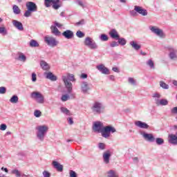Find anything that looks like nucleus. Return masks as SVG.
<instances>
[{"instance_id":"1","label":"nucleus","mask_w":177,"mask_h":177,"mask_svg":"<svg viewBox=\"0 0 177 177\" xmlns=\"http://www.w3.org/2000/svg\"><path fill=\"white\" fill-rule=\"evenodd\" d=\"M62 80L67 89L68 93H71V92H73V84L71 82H75V81L74 75L67 73L66 75H62Z\"/></svg>"},{"instance_id":"2","label":"nucleus","mask_w":177,"mask_h":177,"mask_svg":"<svg viewBox=\"0 0 177 177\" xmlns=\"http://www.w3.org/2000/svg\"><path fill=\"white\" fill-rule=\"evenodd\" d=\"M36 136L40 142H44L45 140V136H46V133L49 131V127L46 124L39 125L36 127Z\"/></svg>"},{"instance_id":"3","label":"nucleus","mask_w":177,"mask_h":177,"mask_svg":"<svg viewBox=\"0 0 177 177\" xmlns=\"http://www.w3.org/2000/svg\"><path fill=\"white\" fill-rule=\"evenodd\" d=\"M106 106L101 102L95 101L91 106V111L93 114H103Z\"/></svg>"},{"instance_id":"4","label":"nucleus","mask_w":177,"mask_h":177,"mask_svg":"<svg viewBox=\"0 0 177 177\" xmlns=\"http://www.w3.org/2000/svg\"><path fill=\"white\" fill-rule=\"evenodd\" d=\"M115 132H117V130L115 128H114L113 126H106L104 127L101 133L102 138H105V139H108V138H110V136L111 133H114Z\"/></svg>"},{"instance_id":"5","label":"nucleus","mask_w":177,"mask_h":177,"mask_svg":"<svg viewBox=\"0 0 177 177\" xmlns=\"http://www.w3.org/2000/svg\"><path fill=\"white\" fill-rule=\"evenodd\" d=\"M30 97L32 99H34L37 103H39L40 104H42L45 102V97H44V95L42 93L38 92V91H33L30 94Z\"/></svg>"},{"instance_id":"6","label":"nucleus","mask_w":177,"mask_h":177,"mask_svg":"<svg viewBox=\"0 0 177 177\" xmlns=\"http://www.w3.org/2000/svg\"><path fill=\"white\" fill-rule=\"evenodd\" d=\"M44 42L51 48H55L59 45V41L56 38L49 35L44 37Z\"/></svg>"},{"instance_id":"7","label":"nucleus","mask_w":177,"mask_h":177,"mask_svg":"<svg viewBox=\"0 0 177 177\" xmlns=\"http://www.w3.org/2000/svg\"><path fill=\"white\" fill-rule=\"evenodd\" d=\"M52 3L53 8V9H55V10H57V9L62 6V4H60V0H44V5L46 8H50V6H52Z\"/></svg>"},{"instance_id":"8","label":"nucleus","mask_w":177,"mask_h":177,"mask_svg":"<svg viewBox=\"0 0 177 177\" xmlns=\"http://www.w3.org/2000/svg\"><path fill=\"white\" fill-rule=\"evenodd\" d=\"M103 128H104V126L103 124V122L100 121H96L93 123V131H94L95 132L102 133V132L103 131Z\"/></svg>"},{"instance_id":"9","label":"nucleus","mask_w":177,"mask_h":177,"mask_svg":"<svg viewBox=\"0 0 177 177\" xmlns=\"http://www.w3.org/2000/svg\"><path fill=\"white\" fill-rule=\"evenodd\" d=\"M84 45L90 48V49H97L98 46L96 42L92 38L88 37L84 40Z\"/></svg>"},{"instance_id":"10","label":"nucleus","mask_w":177,"mask_h":177,"mask_svg":"<svg viewBox=\"0 0 177 177\" xmlns=\"http://www.w3.org/2000/svg\"><path fill=\"white\" fill-rule=\"evenodd\" d=\"M141 135L147 142H150L151 143L156 142V138H154V136L152 133L141 132Z\"/></svg>"},{"instance_id":"11","label":"nucleus","mask_w":177,"mask_h":177,"mask_svg":"<svg viewBox=\"0 0 177 177\" xmlns=\"http://www.w3.org/2000/svg\"><path fill=\"white\" fill-rule=\"evenodd\" d=\"M149 30L151 31V32H153V34L158 35V37H164L162 30L158 28L157 26H150Z\"/></svg>"},{"instance_id":"12","label":"nucleus","mask_w":177,"mask_h":177,"mask_svg":"<svg viewBox=\"0 0 177 177\" xmlns=\"http://www.w3.org/2000/svg\"><path fill=\"white\" fill-rule=\"evenodd\" d=\"M26 6L28 10H30L32 12H37V10H38L37 4L32 1H27Z\"/></svg>"},{"instance_id":"13","label":"nucleus","mask_w":177,"mask_h":177,"mask_svg":"<svg viewBox=\"0 0 177 177\" xmlns=\"http://www.w3.org/2000/svg\"><path fill=\"white\" fill-rule=\"evenodd\" d=\"M169 57L171 60H177V50L171 47L169 48Z\"/></svg>"},{"instance_id":"14","label":"nucleus","mask_w":177,"mask_h":177,"mask_svg":"<svg viewBox=\"0 0 177 177\" xmlns=\"http://www.w3.org/2000/svg\"><path fill=\"white\" fill-rule=\"evenodd\" d=\"M110 157H111V152L109 150L104 152L102 155V158L104 160V164H109L110 163Z\"/></svg>"},{"instance_id":"15","label":"nucleus","mask_w":177,"mask_h":177,"mask_svg":"<svg viewBox=\"0 0 177 177\" xmlns=\"http://www.w3.org/2000/svg\"><path fill=\"white\" fill-rule=\"evenodd\" d=\"M135 125L136 127H138V128H141L142 129H149V124L140 120L136 121Z\"/></svg>"},{"instance_id":"16","label":"nucleus","mask_w":177,"mask_h":177,"mask_svg":"<svg viewBox=\"0 0 177 177\" xmlns=\"http://www.w3.org/2000/svg\"><path fill=\"white\" fill-rule=\"evenodd\" d=\"M134 10L137 12V13H139V15H142V16H147V10L139 6H135Z\"/></svg>"},{"instance_id":"17","label":"nucleus","mask_w":177,"mask_h":177,"mask_svg":"<svg viewBox=\"0 0 177 177\" xmlns=\"http://www.w3.org/2000/svg\"><path fill=\"white\" fill-rule=\"evenodd\" d=\"M81 89L82 93H88V91H91V86L86 82H82L81 84Z\"/></svg>"},{"instance_id":"18","label":"nucleus","mask_w":177,"mask_h":177,"mask_svg":"<svg viewBox=\"0 0 177 177\" xmlns=\"http://www.w3.org/2000/svg\"><path fill=\"white\" fill-rule=\"evenodd\" d=\"M12 23V26H14L15 28H17V30H19V31H23V30H24V28L23 27V24H21V22L13 19Z\"/></svg>"},{"instance_id":"19","label":"nucleus","mask_w":177,"mask_h":177,"mask_svg":"<svg viewBox=\"0 0 177 177\" xmlns=\"http://www.w3.org/2000/svg\"><path fill=\"white\" fill-rule=\"evenodd\" d=\"M62 35L66 39H71L74 37V32L71 30H66L62 32Z\"/></svg>"},{"instance_id":"20","label":"nucleus","mask_w":177,"mask_h":177,"mask_svg":"<svg viewBox=\"0 0 177 177\" xmlns=\"http://www.w3.org/2000/svg\"><path fill=\"white\" fill-rule=\"evenodd\" d=\"M97 69L102 74H110V71L104 65L100 64L97 66Z\"/></svg>"},{"instance_id":"21","label":"nucleus","mask_w":177,"mask_h":177,"mask_svg":"<svg viewBox=\"0 0 177 177\" xmlns=\"http://www.w3.org/2000/svg\"><path fill=\"white\" fill-rule=\"evenodd\" d=\"M44 75H46V78L47 80H50V81H57V77L53 75L52 72H45Z\"/></svg>"},{"instance_id":"22","label":"nucleus","mask_w":177,"mask_h":177,"mask_svg":"<svg viewBox=\"0 0 177 177\" xmlns=\"http://www.w3.org/2000/svg\"><path fill=\"white\" fill-rule=\"evenodd\" d=\"M109 35L113 39H120V35H118V32H117L115 29L111 30L109 32Z\"/></svg>"},{"instance_id":"23","label":"nucleus","mask_w":177,"mask_h":177,"mask_svg":"<svg viewBox=\"0 0 177 177\" xmlns=\"http://www.w3.org/2000/svg\"><path fill=\"white\" fill-rule=\"evenodd\" d=\"M155 103L157 106H167L168 100L166 99H155Z\"/></svg>"},{"instance_id":"24","label":"nucleus","mask_w":177,"mask_h":177,"mask_svg":"<svg viewBox=\"0 0 177 177\" xmlns=\"http://www.w3.org/2000/svg\"><path fill=\"white\" fill-rule=\"evenodd\" d=\"M169 143L171 145H177V136L175 134L169 135Z\"/></svg>"},{"instance_id":"25","label":"nucleus","mask_w":177,"mask_h":177,"mask_svg":"<svg viewBox=\"0 0 177 177\" xmlns=\"http://www.w3.org/2000/svg\"><path fill=\"white\" fill-rule=\"evenodd\" d=\"M53 165L54 168L57 169V171H58L59 172H63V165H60V163L54 160L53 161Z\"/></svg>"},{"instance_id":"26","label":"nucleus","mask_w":177,"mask_h":177,"mask_svg":"<svg viewBox=\"0 0 177 177\" xmlns=\"http://www.w3.org/2000/svg\"><path fill=\"white\" fill-rule=\"evenodd\" d=\"M119 175L115 170L111 169L106 172V177H118Z\"/></svg>"},{"instance_id":"27","label":"nucleus","mask_w":177,"mask_h":177,"mask_svg":"<svg viewBox=\"0 0 177 177\" xmlns=\"http://www.w3.org/2000/svg\"><path fill=\"white\" fill-rule=\"evenodd\" d=\"M51 32L54 34V35H56L57 37H59L60 35V31H59V29L56 27V26L52 25L50 27Z\"/></svg>"},{"instance_id":"28","label":"nucleus","mask_w":177,"mask_h":177,"mask_svg":"<svg viewBox=\"0 0 177 177\" xmlns=\"http://www.w3.org/2000/svg\"><path fill=\"white\" fill-rule=\"evenodd\" d=\"M40 66L43 70H45L46 71H48L50 67L49 66V64L46 63L45 61H41L40 62Z\"/></svg>"},{"instance_id":"29","label":"nucleus","mask_w":177,"mask_h":177,"mask_svg":"<svg viewBox=\"0 0 177 177\" xmlns=\"http://www.w3.org/2000/svg\"><path fill=\"white\" fill-rule=\"evenodd\" d=\"M130 45L133 48V49H135V50H139V49H140V45L138 44L136 41H131Z\"/></svg>"},{"instance_id":"30","label":"nucleus","mask_w":177,"mask_h":177,"mask_svg":"<svg viewBox=\"0 0 177 177\" xmlns=\"http://www.w3.org/2000/svg\"><path fill=\"white\" fill-rule=\"evenodd\" d=\"M146 64L147 66H149V68L151 70H154V68H156V66H154V62L152 61V59H149L147 61Z\"/></svg>"},{"instance_id":"31","label":"nucleus","mask_w":177,"mask_h":177,"mask_svg":"<svg viewBox=\"0 0 177 177\" xmlns=\"http://www.w3.org/2000/svg\"><path fill=\"white\" fill-rule=\"evenodd\" d=\"M12 10H13V12L15 13V15H20V13L21 12V10L19 8V6H17L16 5H14L12 6Z\"/></svg>"},{"instance_id":"32","label":"nucleus","mask_w":177,"mask_h":177,"mask_svg":"<svg viewBox=\"0 0 177 177\" xmlns=\"http://www.w3.org/2000/svg\"><path fill=\"white\" fill-rule=\"evenodd\" d=\"M75 3H77V5H79V6H81L82 9H85V8H86V3L82 1V0H76Z\"/></svg>"},{"instance_id":"33","label":"nucleus","mask_w":177,"mask_h":177,"mask_svg":"<svg viewBox=\"0 0 177 177\" xmlns=\"http://www.w3.org/2000/svg\"><path fill=\"white\" fill-rule=\"evenodd\" d=\"M18 60H19V62H24L27 60V57H26V55H24V54H23V53H19Z\"/></svg>"},{"instance_id":"34","label":"nucleus","mask_w":177,"mask_h":177,"mask_svg":"<svg viewBox=\"0 0 177 177\" xmlns=\"http://www.w3.org/2000/svg\"><path fill=\"white\" fill-rule=\"evenodd\" d=\"M30 46H31V48H38V46H39V44H38L37 41L32 39L30 41Z\"/></svg>"},{"instance_id":"35","label":"nucleus","mask_w":177,"mask_h":177,"mask_svg":"<svg viewBox=\"0 0 177 177\" xmlns=\"http://www.w3.org/2000/svg\"><path fill=\"white\" fill-rule=\"evenodd\" d=\"M11 174H12L13 175H16L17 177L24 176V174L21 175V173L19 171L18 169H16L12 170Z\"/></svg>"},{"instance_id":"36","label":"nucleus","mask_w":177,"mask_h":177,"mask_svg":"<svg viewBox=\"0 0 177 177\" xmlns=\"http://www.w3.org/2000/svg\"><path fill=\"white\" fill-rule=\"evenodd\" d=\"M61 111L62 113H63L64 114H66V115H71V113L70 112V110H68L66 107H62Z\"/></svg>"},{"instance_id":"37","label":"nucleus","mask_w":177,"mask_h":177,"mask_svg":"<svg viewBox=\"0 0 177 177\" xmlns=\"http://www.w3.org/2000/svg\"><path fill=\"white\" fill-rule=\"evenodd\" d=\"M62 102H67V100H70V95L68 94H64L61 97Z\"/></svg>"},{"instance_id":"38","label":"nucleus","mask_w":177,"mask_h":177,"mask_svg":"<svg viewBox=\"0 0 177 177\" xmlns=\"http://www.w3.org/2000/svg\"><path fill=\"white\" fill-rule=\"evenodd\" d=\"M160 86L163 89H169V85L167 84L165 82L160 81Z\"/></svg>"},{"instance_id":"39","label":"nucleus","mask_w":177,"mask_h":177,"mask_svg":"<svg viewBox=\"0 0 177 177\" xmlns=\"http://www.w3.org/2000/svg\"><path fill=\"white\" fill-rule=\"evenodd\" d=\"M118 44L120 45H122V46H124V45H127V40L124 38H120L118 39Z\"/></svg>"},{"instance_id":"40","label":"nucleus","mask_w":177,"mask_h":177,"mask_svg":"<svg viewBox=\"0 0 177 177\" xmlns=\"http://www.w3.org/2000/svg\"><path fill=\"white\" fill-rule=\"evenodd\" d=\"M156 145H158L159 146H161V145H164V139L161 138H157L156 139L155 138Z\"/></svg>"},{"instance_id":"41","label":"nucleus","mask_w":177,"mask_h":177,"mask_svg":"<svg viewBox=\"0 0 177 177\" xmlns=\"http://www.w3.org/2000/svg\"><path fill=\"white\" fill-rule=\"evenodd\" d=\"M10 103H17L19 102V97L17 95H13L10 100Z\"/></svg>"},{"instance_id":"42","label":"nucleus","mask_w":177,"mask_h":177,"mask_svg":"<svg viewBox=\"0 0 177 177\" xmlns=\"http://www.w3.org/2000/svg\"><path fill=\"white\" fill-rule=\"evenodd\" d=\"M0 34H1V35H8V30H6V28L5 27H0Z\"/></svg>"},{"instance_id":"43","label":"nucleus","mask_w":177,"mask_h":177,"mask_svg":"<svg viewBox=\"0 0 177 177\" xmlns=\"http://www.w3.org/2000/svg\"><path fill=\"white\" fill-rule=\"evenodd\" d=\"M100 39L103 41H109V37L106 35L102 34L100 36Z\"/></svg>"},{"instance_id":"44","label":"nucleus","mask_w":177,"mask_h":177,"mask_svg":"<svg viewBox=\"0 0 177 177\" xmlns=\"http://www.w3.org/2000/svg\"><path fill=\"white\" fill-rule=\"evenodd\" d=\"M76 36H77L78 38H84V37H85V33L82 32V31H81V30H78V31L76 32Z\"/></svg>"},{"instance_id":"45","label":"nucleus","mask_w":177,"mask_h":177,"mask_svg":"<svg viewBox=\"0 0 177 177\" xmlns=\"http://www.w3.org/2000/svg\"><path fill=\"white\" fill-rule=\"evenodd\" d=\"M32 12H33L32 11H31L30 10H27L26 11H25L24 16L25 17H30V16H31Z\"/></svg>"},{"instance_id":"46","label":"nucleus","mask_w":177,"mask_h":177,"mask_svg":"<svg viewBox=\"0 0 177 177\" xmlns=\"http://www.w3.org/2000/svg\"><path fill=\"white\" fill-rule=\"evenodd\" d=\"M129 83L131 85H136V80L133 79V77H129L128 79Z\"/></svg>"},{"instance_id":"47","label":"nucleus","mask_w":177,"mask_h":177,"mask_svg":"<svg viewBox=\"0 0 177 177\" xmlns=\"http://www.w3.org/2000/svg\"><path fill=\"white\" fill-rule=\"evenodd\" d=\"M98 147L100 150H104V149H106V145L103 142H100L98 144Z\"/></svg>"},{"instance_id":"48","label":"nucleus","mask_w":177,"mask_h":177,"mask_svg":"<svg viewBox=\"0 0 177 177\" xmlns=\"http://www.w3.org/2000/svg\"><path fill=\"white\" fill-rule=\"evenodd\" d=\"M84 24H85V20L82 19L80 21L75 23V26H77L78 27H80V26H84Z\"/></svg>"},{"instance_id":"49","label":"nucleus","mask_w":177,"mask_h":177,"mask_svg":"<svg viewBox=\"0 0 177 177\" xmlns=\"http://www.w3.org/2000/svg\"><path fill=\"white\" fill-rule=\"evenodd\" d=\"M69 176L70 177H78V176H77V173H75V171H74L73 170L69 171Z\"/></svg>"},{"instance_id":"50","label":"nucleus","mask_w":177,"mask_h":177,"mask_svg":"<svg viewBox=\"0 0 177 177\" xmlns=\"http://www.w3.org/2000/svg\"><path fill=\"white\" fill-rule=\"evenodd\" d=\"M5 93H6V88L3 86L0 87V94L3 95Z\"/></svg>"},{"instance_id":"51","label":"nucleus","mask_w":177,"mask_h":177,"mask_svg":"<svg viewBox=\"0 0 177 177\" xmlns=\"http://www.w3.org/2000/svg\"><path fill=\"white\" fill-rule=\"evenodd\" d=\"M118 45H119L118 42L115 41H112V42L110 44L111 48H115V46H118Z\"/></svg>"},{"instance_id":"52","label":"nucleus","mask_w":177,"mask_h":177,"mask_svg":"<svg viewBox=\"0 0 177 177\" xmlns=\"http://www.w3.org/2000/svg\"><path fill=\"white\" fill-rule=\"evenodd\" d=\"M41 114V113L40 112V111H38V110H36L34 112V115H35V117H37V118H39Z\"/></svg>"},{"instance_id":"53","label":"nucleus","mask_w":177,"mask_h":177,"mask_svg":"<svg viewBox=\"0 0 177 177\" xmlns=\"http://www.w3.org/2000/svg\"><path fill=\"white\" fill-rule=\"evenodd\" d=\"M32 82H37V74L35 73H32Z\"/></svg>"},{"instance_id":"54","label":"nucleus","mask_w":177,"mask_h":177,"mask_svg":"<svg viewBox=\"0 0 177 177\" xmlns=\"http://www.w3.org/2000/svg\"><path fill=\"white\" fill-rule=\"evenodd\" d=\"M6 128H8V126H6V124H1L0 125V130L1 131H6Z\"/></svg>"},{"instance_id":"55","label":"nucleus","mask_w":177,"mask_h":177,"mask_svg":"<svg viewBox=\"0 0 177 177\" xmlns=\"http://www.w3.org/2000/svg\"><path fill=\"white\" fill-rule=\"evenodd\" d=\"M54 26H55V27H58V28H62V27H63V24L58 23L57 21L54 22Z\"/></svg>"},{"instance_id":"56","label":"nucleus","mask_w":177,"mask_h":177,"mask_svg":"<svg viewBox=\"0 0 177 177\" xmlns=\"http://www.w3.org/2000/svg\"><path fill=\"white\" fill-rule=\"evenodd\" d=\"M171 114H177V106L173 107L171 109Z\"/></svg>"},{"instance_id":"57","label":"nucleus","mask_w":177,"mask_h":177,"mask_svg":"<svg viewBox=\"0 0 177 177\" xmlns=\"http://www.w3.org/2000/svg\"><path fill=\"white\" fill-rule=\"evenodd\" d=\"M153 97H155V99H160V97H161V95L158 93H156L153 94Z\"/></svg>"},{"instance_id":"58","label":"nucleus","mask_w":177,"mask_h":177,"mask_svg":"<svg viewBox=\"0 0 177 177\" xmlns=\"http://www.w3.org/2000/svg\"><path fill=\"white\" fill-rule=\"evenodd\" d=\"M43 175L44 177H50V173L48 172L47 171H44L43 172Z\"/></svg>"},{"instance_id":"59","label":"nucleus","mask_w":177,"mask_h":177,"mask_svg":"<svg viewBox=\"0 0 177 177\" xmlns=\"http://www.w3.org/2000/svg\"><path fill=\"white\" fill-rule=\"evenodd\" d=\"M68 122L70 125H73L74 124V121L73 120V118H68Z\"/></svg>"},{"instance_id":"60","label":"nucleus","mask_w":177,"mask_h":177,"mask_svg":"<svg viewBox=\"0 0 177 177\" xmlns=\"http://www.w3.org/2000/svg\"><path fill=\"white\" fill-rule=\"evenodd\" d=\"M133 161L136 164H138V162H139V158H138V157H134V158H133Z\"/></svg>"},{"instance_id":"61","label":"nucleus","mask_w":177,"mask_h":177,"mask_svg":"<svg viewBox=\"0 0 177 177\" xmlns=\"http://www.w3.org/2000/svg\"><path fill=\"white\" fill-rule=\"evenodd\" d=\"M113 71H114L115 73H120V69H118V68L117 67H113L112 68Z\"/></svg>"},{"instance_id":"62","label":"nucleus","mask_w":177,"mask_h":177,"mask_svg":"<svg viewBox=\"0 0 177 177\" xmlns=\"http://www.w3.org/2000/svg\"><path fill=\"white\" fill-rule=\"evenodd\" d=\"M81 78H83V79L88 78V75H86L85 73H82L81 75Z\"/></svg>"},{"instance_id":"63","label":"nucleus","mask_w":177,"mask_h":177,"mask_svg":"<svg viewBox=\"0 0 177 177\" xmlns=\"http://www.w3.org/2000/svg\"><path fill=\"white\" fill-rule=\"evenodd\" d=\"M1 171H5L7 174L9 172V170L6 167H1Z\"/></svg>"},{"instance_id":"64","label":"nucleus","mask_w":177,"mask_h":177,"mask_svg":"<svg viewBox=\"0 0 177 177\" xmlns=\"http://www.w3.org/2000/svg\"><path fill=\"white\" fill-rule=\"evenodd\" d=\"M71 99H75V93H73L71 94Z\"/></svg>"}]
</instances>
